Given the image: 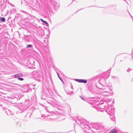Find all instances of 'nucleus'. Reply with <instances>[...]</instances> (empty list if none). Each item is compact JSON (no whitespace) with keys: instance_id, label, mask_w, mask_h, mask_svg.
Here are the masks:
<instances>
[{"instance_id":"2","label":"nucleus","mask_w":133,"mask_h":133,"mask_svg":"<svg viewBox=\"0 0 133 133\" xmlns=\"http://www.w3.org/2000/svg\"><path fill=\"white\" fill-rule=\"evenodd\" d=\"M14 76L15 78H17L18 79L20 77L22 76V75L21 74H18L14 75Z\"/></svg>"},{"instance_id":"3","label":"nucleus","mask_w":133,"mask_h":133,"mask_svg":"<svg viewBox=\"0 0 133 133\" xmlns=\"http://www.w3.org/2000/svg\"><path fill=\"white\" fill-rule=\"evenodd\" d=\"M117 132V131L116 130L113 129L110 131L109 133H116Z\"/></svg>"},{"instance_id":"1","label":"nucleus","mask_w":133,"mask_h":133,"mask_svg":"<svg viewBox=\"0 0 133 133\" xmlns=\"http://www.w3.org/2000/svg\"><path fill=\"white\" fill-rule=\"evenodd\" d=\"M75 81L78 82L83 83H87V81L85 79H76Z\"/></svg>"},{"instance_id":"6","label":"nucleus","mask_w":133,"mask_h":133,"mask_svg":"<svg viewBox=\"0 0 133 133\" xmlns=\"http://www.w3.org/2000/svg\"><path fill=\"white\" fill-rule=\"evenodd\" d=\"M32 45H28L26 46V48H32Z\"/></svg>"},{"instance_id":"5","label":"nucleus","mask_w":133,"mask_h":133,"mask_svg":"<svg viewBox=\"0 0 133 133\" xmlns=\"http://www.w3.org/2000/svg\"><path fill=\"white\" fill-rule=\"evenodd\" d=\"M0 20L1 22H4L5 21V19L4 17L1 18H0Z\"/></svg>"},{"instance_id":"11","label":"nucleus","mask_w":133,"mask_h":133,"mask_svg":"<svg viewBox=\"0 0 133 133\" xmlns=\"http://www.w3.org/2000/svg\"><path fill=\"white\" fill-rule=\"evenodd\" d=\"M81 97L82 99H83V100H84V99L81 96Z\"/></svg>"},{"instance_id":"10","label":"nucleus","mask_w":133,"mask_h":133,"mask_svg":"<svg viewBox=\"0 0 133 133\" xmlns=\"http://www.w3.org/2000/svg\"><path fill=\"white\" fill-rule=\"evenodd\" d=\"M108 114H109V115H110V114H111V112H110V111H109V112H108Z\"/></svg>"},{"instance_id":"8","label":"nucleus","mask_w":133,"mask_h":133,"mask_svg":"<svg viewBox=\"0 0 133 133\" xmlns=\"http://www.w3.org/2000/svg\"><path fill=\"white\" fill-rule=\"evenodd\" d=\"M110 117H111L110 118H111V119L112 120H115V118H112L111 117V115H110Z\"/></svg>"},{"instance_id":"7","label":"nucleus","mask_w":133,"mask_h":133,"mask_svg":"<svg viewBox=\"0 0 133 133\" xmlns=\"http://www.w3.org/2000/svg\"><path fill=\"white\" fill-rule=\"evenodd\" d=\"M18 79L20 81H23L24 79L23 78H19Z\"/></svg>"},{"instance_id":"4","label":"nucleus","mask_w":133,"mask_h":133,"mask_svg":"<svg viewBox=\"0 0 133 133\" xmlns=\"http://www.w3.org/2000/svg\"><path fill=\"white\" fill-rule=\"evenodd\" d=\"M41 20L42 22H43V23H44L45 24H46V26L47 27L48 26H49V25L47 22L46 21H44L43 19H41Z\"/></svg>"},{"instance_id":"9","label":"nucleus","mask_w":133,"mask_h":133,"mask_svg":"<svg viewBox=\"0 0 133 133\" xmlns=\"http://www.w3.org/2000/svg\"><path fill=\"white\" fill-rule=\"evenodd\" d=\"M57 75H58V77H59V79L61 80L62 81V80H61V78L59 77V75L57 73Z\"/></svg>"}]
</instances>
